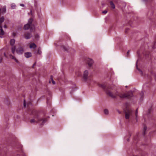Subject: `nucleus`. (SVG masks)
Returning <instances> with one entry per match:
<instances>
[{
    "label": "nucleus",
    "instance_id": "f257e3e1",
    "mask_svg": "<svg viewBox=\"0 0 156 156\" xmlns=\"http://www.w3.org/2000/svg\"><path fill=\"white\" fill-rule=\"evenodd\" d=\"M106 93L112 98H115L116 96H119L121 98H130L133 96V93L131 92H129L126 94L123 93L119 94L118 93H116L115 94H113L109 91H106Z\"/></svg>",
    "mask_w": 156,
    "mask_h": 156
},
{
    "label": "nucleus",
    "instance_id": "f03ea898",
    "mask_svg": "<svg viewBox=\"0 0 156 156\" xmlns=\"http://www.w3.org/2000/svg\"><path fill=\"white\" fill-rule=\"evenodd\" d=\"M46 121V119L43 118L40 115H37L35 117L34 119H31L30 122L31 123L38 122L40 123L41 125H42Z\"/></svg>",
    "mask_w": 156,
    "mask_h": 156
},
{
    "label": "nucleus",
    "instance_id": "7ed1b4c3",
    "mask_svg": "<svg viewBox=\"0 0 156 156\" xmlns=\"http://www.w3.org/2000/svg\"><path fill=\"white\" fill-rule=\"evenodd\" d=\"M133 110L131 109H127L125 112V118L126 119H129L130 117L132 116Z\"/></svg>",
    "mask_w": 156,
    "mask_h": 156
},
{
    "label": "nucleus",
    "instance_id": "20e7f679",
    "mask_svg": "<svg viewBox=\"0 0 156 156\" xmlns=\"http://www.w3.org/2000/svg\"><path fill=\"white\" fill-rule=\"evenodd\" d=\"M4 18L2 16L0 18V37L2 38L4 34V32L2 29L1 24L4 20Z\"/></svg>",
    "mask_w": 156,
    "mask_h": 156
},
{
    "label": "nucleus",
    "instance_id": "39448f33",
    "mask_svg": "<svg viewBox=\"0 0 156 156\" xmlns=\"http://www.w3.org/2000/svg\"><path fill=\"white\" fill-rule=\"evenodd\" d=\"M16 51L19 55H21L24 52V49L21 46H19L16 49Z\"/></svg>",
    "mask_w": 156,
    "mask_h": 156
},
{
    "label": "nucleus",
    "instance_id": "423d86ee",
    "mask_svg": "<svg viewBox=\"0 0 156 156\" xmlns=\"http://www.w3.org/2000/svg\"><path fill=\"white\" fill-rule=\"evenodd\" d=\"M24 28L25 30H27L30 29V31H31L34 30L35 29L34 27H31V25L28 23H27L24 25Z\"/></svg>",
    "mask_w": 156,
    "mask_h": 156
},
{
    "label": "nucleus",
    "instance_id": "0eeeda50",
    "mask_svg": "<svg viewBox=\"0 0 156 156\" xmlns=\"http://www.w3.org/2000/svg\"><path fill=\"white\" fill-rule=\"evenodd\" d=\"M88 75V72L87 70H85L83 73V78L85 81H87V76Z\"/></svg>",
    "mask_w": 156,
    "mask_h": 156
},
{
    "label": "nucleus",
    "instance_id": "6e6552de",
    "mask_svg": "<svg viewBox=\"0 0 156 156\" xmlns=\"http://www.w3.org/2000/svg\"><path fill=\"white\" fill-rule=\"evenodd\" d=\"M24 36L26 39H28L32 37V35L30 33H27L24 34Z\"/></svg>",
    "mask_w": 156,
    "mask_h": 156
},
{
    "label": "nucleus",
    "instance_id": "1a4fd4ad",
    "mask_svg": "<svg viewBox=\"0 0 156 156\" xmlns=\"http://www.w3.org/2000/svg\"><path fill=\"white\" fill-rule=\"evenodd\" d=\"M87 63L88 65L90 66H91L94 63L93 60L90 58H88L87 60Z\"/></svg>",
    "mask_w": 156,
    "mask_h": 156
},
{
    "label": "nucleus",
    "instance_id": "9d476101",
    "mask_svg": "<svg viewBox=\"0 0 156 156\" xmlns=\"http://www.w3.org/2000/svg\"><path fill=\"white\" fill-rule=\"evenodd\" d=\"M24 56L26 58H29L32 56L31 53L30 52H27L24 53Z\"/></svg>",
    "mask_w": 156,
    "mask_h": 156
},
{
    "label": "nucleus",
    "instance_id": "9b49d317",
    "mask_svg": "<svg viewBox=\"0 0 156 156\" xmlns=\"http://www.w3.org/2000/svg\"><path fill=\"white\" fill-rule=\"evenodd\" d=\"M9 57L10 58L12 59H13L14 60V61L17 63H19V62L18 61V60L16 59V58H15V57L14 56L12 55H9Z\"/></svg>",
    "mask_w": 156,
    "mask_h": 156
},
{
    "label": "nucleus",
    "instance_id": "f8f14e48",
    "mask_svg": "<svg viewBox=\"0 0 156 156\" xmlns=\"http://www.w3.org/2000/svg\"><path fill=\"white\" fill-rule=\"evenodd\" d=\"M37 47L36 45L34 43L30 44V48H33L34 49L36 48Z\"/></svg>",
    "mask_w": 156,
    "mask_h": 156
},
{
    "label": "nucleus",
    "instance_id": "ddd939ff",
    "mask_svg": "<svg viewBox=\"0 0 156 156\" xmlns=\"http://www.w3.org/2000/svg\"><path fill=\"white\" fill-rule=\"evenodd\" d=\"M6 11V9L5 7H4L2 8L1 10V13H2V14L5 13Z\"/></svg>",
    "mask_w": 156,
    "mask_h": 156
},
{
    "label": "nucleus",
    "instance_id": "4468645a",
    "mask_svg": "<svg viewBox=\"0 0 156 156\" xmlns=\"http://www.w3.org/2000/svg\"><path fill=\"white\" fill-rule=\"evenodd\" d=\"M16 50V47L15 46H12L11 48V51L12 53L14 54Z\"/></svg>",
    "mask_w": 156,
    "mask_h": 156
},
{
    "label": "nucleus",
    "instance_id": "2eb2a0df",
    "mask_svg": "<svg viewBox=\"0 0 156 156\" xmlns=\"http://www.w3.org/2000/svg\"><path fill=\"white\" fill-rule=\"evenodd\" d=\"M15 42V40L14 39H11L10 41V44L12 45L13 46Z\"/></svg>",
    "mask_w": 156,
    "mask_h": 156
},
{
    "label": "nucleus",
    "instance_id": "dca6fc26",
    "mask_svg": "<svg viewBox=\"0 0 156 156\" xmlns=\"http://www.w3.org/2000/svg\"><path fill=\"white\" fill-rule=\"evenodd\" d=\"M110 5H111L113 9H114L115 8V5L113 3V2L112 1H110Z\"/></svg>",
    "mask_w": 156,
    "mask_h": 156
},
{
    "label": "nucleus",
    "instance_id": "f3484780",
    "mask_svg": "<svg viewBox=\"0 0 156 156\" xmlns=\"http://www.w3.org/2000/svg\"><path fill=\"white\" fill-rule=\"evenodd\" d=\"M33 21V19L30 18L29 20L27 23L29 24H30V25H31Z\"/></svg>",
    "mask_w": 156,
    "mask_h": 156
},
{
    "label": "nucleus",
    "instance_id": "a211bd4d",
    "mask_svg": "<svg viewBox=\"0 0 156 156\" xmlns=\"http://www.w3.org/2000/svg\"><path fill=\"white\" fill-rule=\"evenodd\" d=\"M137 114H138V111H137V109L136 111V112H135L136 119L137 122V120H138Z\"/></svg>",
    "mask_w": 156,
    "mask_h": 156
},
{
    "label": "nucleus",
    "instance_id": "6ab92c4d",
    "mask_svg": "<svg viewBox=\"0 0 156 156\" xmlns=\"http://www.w3.org/2000/svg\"><path fill=\"white\" fill-rule=\"evenodd\" d=\"M147 129V127L145 126H144V129H143L144 132L143 133V134L144 135L145 134V131Z\"/></svg>",
    "mask_w": 156,
    "mask_h": 156
},
{
    "label": "nucleus",
    "instance_id": "aec40b11",
    "mask_svg": "<svg viewBox=\"0 0 156 156\" xmlns=\"http://www.w3.org/2000/svg\"><path fill=\"white\" fill-rule=\"evenodd\" d=\"M104 113L106 115H107L108 114V111L107 109H105L104 110Z\"/></svg>",
    "mask_w": 156,
    "mask_h": 156
},
{
    "label": "nucleus",
    "instance_id": "412c9836",
    "mask_svg": "<svg viewBox=\"0 0 156 156\" xmlns=\"http://www.w3.org/2000/svg\"><path fill=\"white\" fill-rule=\"evenodd\" d=\"M37 53L39 54H41L42 53V52L40 50V48H38V51H37Z\"/></svg>",
    "mask_w": 156,
    "mask_h": 156
},
{
    "label": "nucleus",
    "instance_id": "4be33fe9",
    "mask_svg": "<svg viewBox=\"0 0 156 156\" xmlns=\"http://www.w3.org/2000/svg\"><path fill=\"white\" fill-rule=\"evenodd\" d=\"M99 87H102L103 89H105V86L103 84H100L99 85Z\"/></svg>",
    "mask_w": 156,
    "mask_h": 156
},
{
    "label": "nucleus",
    "instance_id": "5701e85b",
    "mask_svg": "<svg viewBox=\"0 0 156 156\" xmlns=\"http://www.w3.org/2000/svg\"><path fill=\"white\" fill-rule=\"evenodd\" d=\"M136 69L140 72V74L141 75H142V73H143V72H142V71L141 70H140V69H139V68H138L137 66H136Z\"/></svg>",
    "mask_w": 156,
    "mask_h": 156
},
{
    "label": "nucleus",
    "instance_id": "b1692460",
    "mask_svg": "<svg viewBox=\"0 0 156 156\" xmlns=\"http://www.w3.org/2000/svg\"><path fill=\"white\" fill-rule=\"evenodd\" d=\"M15 5L14 4H12L11 5V7L12 9H14L15 7Z\"/></svg>",
    "mask_w": 156,
    "mask_h": 156
},
{
    "label": "nucleus",
    "instance_id": "393cba45",
    "mask_svg": "<svg viewBox=\"0 0 156 156\" xmlns=\"http://www.w3.org/2000/svg\"><path fill=\"white\" fill-rule=\"evenodd\" d=\"M51 80L52 81V83L53 84H55V82L53 80L52 78V77L51 78Z\"/></svg>",
    "mask_w": 156,
    "mask_h": 156
},
{
    "label": "nucleus",
    "instance_id": "a878e982",
    "mask_svg": "<svg viewBox=\"0 0 156 156\" xmlns=\"http://www.w3.org/2000/svg\"><path fill=\"white\" fill-rule=\"evenodd\" d=\"M39 37V35L38 34H35V38H38Z\"/></svg>",
    "mask_w": 156,
    "mask_h": 156
},
{
    "label": "nucleus",
    "instance_id": "bb28decb",
    "mask_svg": "<svg viewBox=\"0 0 156 156\" xmlns=\"http://www.w3.org/2000/svg\"><path fill=\"white\" fill-rule=\"evenodd\" d=\"M2 59V57L1 56H0V63L1 62Z\"/></svg>",
    "mask_w": 156,
    "mask_h": 156
},
{
    "label": "nucleus",
    "instance_id": "cd10ccee",
    "mask_svg": "<svg viewBox=\"0 0 156 156\" xmlns=\"http://www.w3.org/2000/svg\"><path fill=\"white\" fill-rule=\"evenodd\" d=\"M23 105H24V107H26V101H25V100H24Z\"/></svg>",
    "mask_w": 156,
    "mask_h": 156
},
{
    "label": "nucleus",
    "instance_id": "c85d7f7f",
    "mask_svg": "<svg viewBox=\"0 0 156 156\" xmlns=\"http://www.w3.org/2000/svg\"><path fill=\"white\" fill-rule=\"evenodd\" d=\"M107 12V11L106 10H105V11H103V12H102V13L104 14H106Z\"/></svg>",
    "mask_w": 156,
    "mask_h": 156
},
{
    "label": "nucleus",
    "instance_id": "c756f323",
    "mask_svg": "<svg viewBox=\"0 0 156 156\" xmlns=\"http://www.w3.org/2000/svg\"><path fill=\"white\" fill-rule=\"evenodd\" d=\"M36 64V62H35L34 63V64H33V66H32V67L33 68L34 67V66Z\"/></svg>",
    "mask_w": 156,
    "mask_h": 156
},
{
    "label": "nucleus",
    "instance_id": "7c9ffc66",
    "mask_svg": "<svg viewBox=\"0 0 156 156\" xmlns=\"http://www.w3.org/2000/svg\"><path fill=\"white\" fill-rule=\"evenodd\" d=\"M20 5L21 6L24 7V5L23 4H20Z\"/></svg>",
    "mask_w": 156,
    "mask_h": 156
},
{
    "label": "nucleus",
    "instance_id": "2f4dec72",
    "mask_svg": "<svg viewBox=\"0 0 156 156\" xmlns=\"http://www.w3.org/2000/svg\"><path fill=\"white\" fill-rule=\"evenodd\" d=\"M63 48L65 51H67V49L66 48L64 47Z\"/></svg>",
    "mask_w": 156,
    "mask_h": 156
},
{
    "label": "nucleus",
    "instance_id": "473e14b6",
    "mask_svg": "<svg viewBox=\"0 0 156 156\" xmlns=\"http://www.w3.org/2000/svg\"><path fill=\"white\" fill-rule=\"evenodd\" d=\"M4 27L5 28H7L6 26L5 25H4Z\"/></svg>",
    "mask_w": 156,
    "mask_h": 156
},
{
    "label": "nucleus",
    "instance_id": "72a5a7b5",
    "mask_svg": "<svg viewBox=\"0 0 156 156\" xmlns=\"http://www.w3.org/2000/svg\"><path fill=\"white\" fill-rule=\"evenodd\" d=\"M4 56H5V57H7L6 55V54L5 53H4Z\"/></svg>",
    "mask_w": 156,
    "mask_h": 156
},
{
    "label": "nucleus",
    "instance_id": "f704fd0d",
    "mask_svg": "<svg viewBox=\"0 0 156 156\" xmlns=\"http://www.w3.org/2000/svg\"><path fill=\"white\" fill-rule=\"evenodd\" d=\"M129 51H128L127 52V55H128V54H129Z\"/></svg>",
    "mask_w": 156,
    "mask_h": 156
},
{
    "label": "nucleus",
    "instance_id": "c9c22d12",
    "mask_svg": "<svg viewBox=\"0 0 156 156\" xmlns=\"http://www.w3.org/2000/svg\"><path fill=\"white\" fill-rule=\"evenodd\" d=\"M118 113L119 114H120L121 113V112H120L119 110H118Z\"/></svg>",
    "mask_w": 156,
    "mask_h": 156
},
{
    "label": "nucleus",
    "instance_id": "e433bc0d",
    "mask_svg": "<svg viewBox=\"0 0 156 156\" xmlns=\"http://www.w3.org/2000/svg\"><path fill=\"white\" fill-rule=\"evenodd\" d=\"M13 36H15L16 35V34L15 33H13Z\"/></svg>",
    "mask_w": 156,
    "mask_h": 156
},
{
    "label": "nucleus",
    "instance_id": "4c0bfd02",
    "mask_svg": "<svg viewBox=\"0 0 156 156\" xmlns=\"http://www.w3.org/2000/svg\"><path fill=\"white\" fill-rule=\"evenodd\" d=\"M127 141H129V139H127Z\"/></svg>",
    "mask_w": 156,
    "mask_h": 156
}]
</instances>
